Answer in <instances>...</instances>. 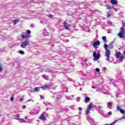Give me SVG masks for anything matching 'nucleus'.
<instances>
[{
    "label": "nucleus",
    "instance_id": "nucleus-1",
    "mask_svg": "<svg viewBox=\"0 0 125 125\" xmlns=\"http://www.w3.org/2000/svg\"><path fill=\"white\" fill-rule=\"evenodd\" d=\"M104 48L105 49V57H107V61H110V55H111V51L108 48V45L105 44L104 45Z\"/></svg>",
    "mask_w": 125,
    "mask_h": 125
},
{
    "label": "nucleus",
    "instance_id": "nucleus-2",
    "mask_svg": "<svg viewBox=\"0 0 125 125\" xmlns=\"http://www.w3.org/2000/svg\"><path fill=\"white\" fill-rule=\"evenodd\" d=\"M125 29L124 27H122L120 28V31L119 33L118 36L119 38H120L121 39H125Z\"/></svg>",
    "mask_w": 125,
    "mask_h": 125
},
{
    "label": "nucleus",
    "instance_id": "nucleus-3",
    "mask_svg": "<svg viewBox=\"0 0 125 125\" xmlns=\"http://www.w3.org/2000/svg\"><path fill=\"white\" fill-rule=\"evenodd\" d=\"M31 31L30 30H27L26 32H22L21 33V37L22 39H29L30 36Z\"/></svg>",
    "mask_w": 125,
    "mask_h": 125
},
{
    "label": "nucleus",
    "instance_id": "nucleus-4",
    "mask_svg": "<svg viewBox=\"0 0 125 125\" xmlns=\"http://www.w3.org/2000/svg\"><path fill=\"white\" fill-rule=\"evenodd\" d=\"M30 42L28 40H26L22 42L21 44V48H25L27 45H30Z\"/></svg>",
    "mask_w": 125,
    "mask_h": 125
},
{
    "label": "nucleus",
    "instance_id": "nucleus-5",
    "mask_svg": "<svg viewBox=\"0 0 125 125\" xmlns=\"http://www.w3.org/2000/svg\"><path fill=\"white\" fill-rule=\"evenodd\" d=\"M63 27H64L66 30H70V27H71V24L67 23L66 21H64L63 22Z\"/></svg>",
    "mask_w": 125,
    "mask_h": 125
},
{
    "label": "nucleus",
    "instance_id": "nucleus-6",
    "mask_svg": "<svg viewBox=\"0 0 125 125\" xmlns=\"http://www.w3.org/2000/svg\"><path fill=\"white\" fill-rule=\"evenodd\" d=\"M44 114L45 112H43L39 117V120H41V121H46V118L44 117Z\"/></svg>",
    "mask_w": 125,
    "mask_h": 125
},
{
    "label": "nucleus",
    "instance_id": "nucleus-7",
    "mask_svg": "<svg viewBox=\"0 0 125 125\" xmlns=\"http://www.w3.org/2000/svg\"><path fill=\"white\" fill-rule=\"evenodd\" d=\"M93 56L95 60H98L99 59V57H100V55L99 54H98L94 52L93 54Z\"/></svg>",
    "mask_w": 125,
    "mask_h": 125
},
{
    "label": "nucleus",
    "instance_id": "nucleus-8",
    "mask_svg": "<svg viewBox=\"0 0 125 125\" xmlns=\"http://www.w3.org/2000/svg\"><path fill=\"white\" fill-rule=\"evenodd\" d=\"M97 45H100V41H98L97 42H95L93 43V47L94 48H96V46H97Z\"/></svg>",
    "mask_w": 125,
    "mask_h": 125
},
{
    "label": "nucleus",
    "instance_id": "nucleus-9",
    "mask_svg": "<svg viewBox=\"0 0 125 125\" xmlns=\"http://www.w3.org/2000/svg\"><path fill=\"white\" fill-rule=\"evenodd\" d=\"M49 86H51V83H49V84H48V85H45L44 86H42L41 88H42V89H45V88H48V87H49Z\"/></svg>",
    "mask_w": 125,
    "mask_h": 125
},
{
    "label": "nucleus",
    "instance_id": "nucleus-10",
    "mask_svg": "<svg viewBox=\"0 0 125 125\" xmlns=\"http://www.w3.org/2000/svg\"><path fill=\"white\" fill-rule=\"evenodd\" d=\"M110 3H112V4H117L118 1L117 0H110Z\"/></svg>",
    "mask_w": 125,
    "mask_h": 125
},
{
    "label": "nucleus",
    "instance_id": "nucleus-11",
    "mask_svg": "<svg viewBox=\"0 0 125 125\" xmlns=\"http://www.w3.org/2000/svg\"><path fill=\"white\" fill-rule=\"evenodd\" d=\"M121 54H122L121 52H117L116 54H115V56H116V58H120L121 56Z\"/></svg>",
    "mask_w": 125,
    "mask_h": 125
},
{
    "label": "nucleus",
    "instance_id": "nucleus-12",
    "mask_svg": "<svg viewBox=\"0 0 125 125\" xmlns=\"http://www.w3.org/2000/svg\"><path fill=\"white\" fill-rule=\"evenodd\" d=\"M14 117H15V120H18L19 121V118L20 117L19 114L15 115Z\"/></svg>",
    "mask_w": 125,
    "mask_h": 125
},
{
    "label": "nucleus",
    "instance_id": "nucleus-13",
    "mask_svg": "<svg viewBox=\"0 0 125 125\" xmlns=\"http://www.w3.org/2000/svg\"><path fill=\"white\" fill-rule=\"evenodd\" d=\"M19 22V20L18 19L13 20L14 25L15 26V25H16V24H17V23H18Z\"/></svg>",
    "mask_w": 125,
    "mask_h": 125
},
{
    "label": "nucleus",
    "instance_id": "nucleus-14",
    "mask_svg": "<svg viewBox=\"0 0 125 125\" xmlns=\"http://www.w3.org/2000/svg\"><path fill=\"white\" fill-rule=\"evenodd\" d=\"M40 88H42V87H37L34 88V91L36 92H39L40 91Z\"/></svg>",
    "mask_w": 125,
    "mask_h": 125
},
{
    "label": "nucleus",
    "instance_id": "nucleus-15",
    "mask_svg": "<svg viewBox=\"0 0 125 125\" xmlns=\"http://www.w3.org/2000/svg\"><path fill=\"white\" fill-rule=\"evenodd\" d=\"M85 102L87 103V102H89V101H90V98H89V97H86L85 98V100H84Z\"/></svg>",
    "mask_w": 125,
    "mask_h": 125
},
{
    "label": "nucleus",
    "instance_id": "nucleus-16",
    "mask_svg": "<svg viewBox=\"0 0 125 125\" xmlns=\"http://www.w3.org/2000/svg\"><path fill=\"white\" fill-rule=\"evenodd\" d=\"M102 39L103 40L104 42H108V40H107V39L106 38V36H103L102 37Z\"/></svg>",
    "mask_w": 125,
    "mask_h": 125
},
{
    "label": "nucleus",
    "instance_id": "nucleus-17",
    "mask_svg": "<svg viewBox=\"0 0 125 125\" xmlns=\"http://www.w3.org/2000/svg\"><path fill=\"white\" fill-rule=\"evenodd\" d=\"M42 78H43V79H44V80H48V76L45 75H42Z\"/></svg>",
    "mask_w": 125,
    "mask_h": 125
},
{
    "label": "nucleus",
    "instance_id": "nucleus-18",
    "mask_svg": "<svg viewBox=\"0 0 125 125\" xmlns=\"http://www.w3.org/2000/svg\"><path fill=\"white\" fill-rule=\"evenodd\" d=\"M88 110H90V109H92V104H90L88 105L87 108Z\"/></svg>",
    "mask_w": 125,
    "mask_h": 125
},
{
    "label": "nucleus",
    "instance_id": "nucleus-19",
    "mask_svg": "<svg viewBox=\"0 0 125 125\" xmlns=\"http://www.w3.org/2000/svg\"><path fill=\"white\" fill-rule=\"evenodd\" d=\"M89 112H90L89 109H88L87 108V109L85 111V112L86 115H88V114H89Z\"/></svg>",
    "mask_w": 125,
    "mask_h": 125
},
{
    "label": "nucleus",
    "instance_id": "nucleus-20",
    "mask_svg": "<svg viewBox=\"0 0 125 125\" xmlns=\"http://www.w3.org/2000/svg\"><path fill=\"white\" fill-rule=\"evenodd\" d=\"M19 53L22 54V55L25 54V52L23 50H20Z\"/></svg>",
    "mask_w": 125,
    "mask_h": 125
},
{
    "label": "nucleus",
    "instance_id": "nucleus-21",
    "mask_svg": "<svg viewBox=\"0 0 125 125\" xmlns=\"http://www.w3.org/2000/svg\"><path fill=\"white\" fill-rule=\"evenodd\" d=\"M106 17H107V18H110V17H111V14H110V13H109V12L107 13Z\"/></svg>",
    "mask_w": 125,
    "mask_h": 125
},
{
    "label": "nucleus",
    "instance_id": "nucleus-22",
    "mask_svg": "<svg viewBox=\"0 0 125 125\" xmlns=\"http://www.w3.org/2000/svg\"><path fill=\"white\" fill-rule=\"evenodd\" d=\"M121 61H123V59H125V57H124V56H121L120 57Z\"/></svg>",
    "mask_w": 125,
    "mask_h": 125
},
{
    "label": "nucleus",
    "instance_id": "nucleus-23",
    "mask_svg": "<svg viewBox=\"0 0 125 125\" xmlns=\"http://www.w3.org/2000/svg\"><path fill=\"white\" fill-rule=\"evenodd\" d=\"M106 9H107V10H111V9H112V7H111V6L107 7Z\"/></svg>",
    "mask_w": 125,
    "mask_h": 125
},
{
    "label": "nucleus",
    "instance_id": "nucleus-24",
    "mask_svg": "<svg viewBox=\"0 0 125 125\" xmlns=\"http://www.w3.org/2000/svg\"><path fill=\"white\" fill-rule=\"evenodd\" d=\"M123 27H125V22L124 21H122Z\"/></svg>",
    "mask_w": 125,
    "mask_h": 125
},
{
    "label": "nucleus",
    "instance_id": "nucleus-25",
    "mask_svg": "<svg viewBox=\"0 0 125 125\" xmlns=\"http://www.w3.org/2000/svg\"><path fill=\"white\" fill-rule=\"evenodd\" d=\"M117 108V110H120V112H121V110H123V109L121 108V107H120V106H118Z\"/></svg>",
    "mask_w": 125,
    "mask_h": 125
},
{
    "label": "nucleus",
    "instance_id": "nucleus-26",
    "mask_svg": "<svg viewBox=\"0 0 125 125\" xmlns=\"http://www.w3.org/2000/svg\"><path fill=\"white\" fill-rule=\"evenodd\" d=\"M108 116H111L112 115V112L109 111V112L107 113Z\"/></svg>",
    "mask_w": 125,
    "mask_h": 125
},
{
    "label": "nucleus",
    "instance_id": "nucleus-27",
    "mask_svg": "<svg viewBox=\"0 0 125 125\" xmlns=\"http://www.w3.org/2000/svg\"><path fill=\"white\" fill-rule=\"evenodd\" d=\"M96 71H97V72H100V69L99 68H96Z\"/></svg>",
    "mask_w": 125,
    "mask_h": 125
},
{
    "label": "nucleus",
    "instance_id": "nucleus-28",
    "mask_svg": "<svg viewBox=\"0 0 125 125\" xmlns=\"http://www.w3.org/2000/svg\"><path fill=\"white\" fill-rule=\"evenodd\" d=\"M107 104L109 106H112V103H108Z\"/></svg>",
    "mask_w": 125,
    "mask_h": 125
},
{
    "label": "nucleus",
    "instance_id": "nucleus-29",
    "mask_svg": "<svg viewBox=\"0 0 125 125\" xmlns=\"http://www.w3.org/2000/svg\"><path fill=\"white\" fill-rule=\"evenodd\" d=\"M10 100H11V101H13L14 100V98H13V97H11Z\"/></svg>",
    "mask_w": 125,
    "mask_h": 125
},
{
    "label": "nucleus",
    "instance_id": "nucleus-30",
    "mask_svg": "<svg viewBox=\"0 0 125 125\" xmlns=\"http://www.w3.org/2000/svg\"><path fill=\"white\" fill-rule=\"evenodd\" d=\"M98 108H99V109H102V106H101V105H99V106H98Z\"/></svg>",
    "mask_w": 125,
    "mask_h": 125
},
{
    "label": "nucleus",
    "instance_id": "nucleus-31",
    "mask_svg": "<svg viewBox=\"0 0 125 125\" xmlns=\"http://www.w3.org/2000/svg\"><path fill=\"white\" fill-rule=\"evenodd\" d=\"M108 24L109 25H112V22L111 21H108Z\"/></svg>",
    "mask_w": 125,
    "mask_h": 125
},
{
    "label": "nucleus",
    "instance_id": "nucleus-32",
    "mask_svg": "<svg viewBox=\"0 0 125 125\" xmlns=\"http://www.w3.org/2000/svg\"><path fill=\"white\" fill-rule=\"evenodd\" d=\"M78 110H79V111H82V110H83V108H82V107H79Z\"/></svg>",
    "mask_w": 125,
    "mask_h": 125
},
{
    "label": "nucleus",
    "instance_id": "nucleus-33",
    "mask_svg": "<svg viewBox=\"0 0 125 125\" xmlns=\"http://www.w3.org/2000/svg\"><path fill=\"white\" fill-rule=\"evenodd\" d=\"M48 73H52V70H48Z\"/></svg>",
    "mask_w": 125,
    "mask_h": 125
},
{
    "label": "nucleus",
    "instance_id": "nucleus-34",
    "mask_svg": "<svg viewBox=\"0 0 125 125\" xmlns=\"http://www.w3.org/2000/svg\"><path fill=\"white\" fill-rule=\"evenodd\" d=\"M41 99H44V97L42 96V95L40 96Z\"/></svg>",
    "mask_w": 125,
    "mask_h": 125
},
{
    "label": "nucleus",
    "instance_id": "nucleus-35",
    "mask_svg": "<svg viewBox=\"0 0 125 125\" xmlns=\"http://www.w3.org/2000/svg\"><path fill=\"white\" fill-rule=\"evenodd\" d=\"M22 109H26V105H23Z\"/></svg>",
    "mask_w": 125,
    "mask_h": 125
},
{
    "label": "nucleus",
    "instance_id": "nucleus-36",
    "mask_svg": "<svg viewBox=\"0 0 125 125\" xmlns=\"http://www.w3.org/2000/svg\"><path fill=\"white\" fill-rule=\"evenodd\" d=\"M114 10H115V11L117 12V11H118V9H117V8H115Z\"/></svg>",
    "mask_w": 125,
    "mask_h": 125
},
{
    "label": "nucleus",
    "instance_id": "nucleus-37",
    "mask_svg": "<svg viewBox=\"0 0 125 125\" xmlns=\"http://www.w3.org/2000/svg\"><path fill=\"white\" fill-rule=\"evenodd\" d=\"M52 17H53L52 15H48V17L51 18Z\"/></svg>",
    "mask_w": 125,
    "mask_h": 125
},
{
    "label": "nucleus",
    "instance_id": "nucleus-38",
    "mask_svg": "<svg viewBox=\"0 0 125 125\" xmlns=\"http://www.w3.org/2000/svg\"><path fill=\"white\" fill-rule=\"evenodd\" d=\"M22 100H24V99L21 98V99H20V101H22Z\"/></svg>",
    "mask_w": 125,
    "mask_h": 125
},
{
    "label": "nucleus",
    "instance_id": "nucleus-39",
    "mask_svg": "<svg viewBox=\"0 0 125 125\" xmlns=\"http://www.w3.org/2000/svg\"><path fill=\"white\" fill-rule=\"evenodd\" d=\"M76 25L73 26V28H76Z\"/></svg>",
    "mask_w": 125,
    "mask_h": 125
},
{
    "label": "nucleus",
    "instance_id": "nucleus-40",
    "mask_svg": "<svg viewBox=\"0 0 125 125\" xmlns=\"http://www.w3.org/2000/svg\"><path fill=\"white\" fill-rule=\"evenodd\" d=\"M27 118H28L27 117H25V119H27Z\"/></svg>",
    "mask_w": 125,
    "mask_h": 125
},
{
    "label": "nucleus",
    "instance_id": "nucleus-41",
    "mask_svg": "<svg viewBox=\"0 0 125 125\" xmlns=\"http://www.w3.org/2000/svg\"><path fill=\"white\" fill-rule=\"evenodd\" d=\"M124 54H125V51L124 52Z\"/></svg>",
    "mask_w": 125,
    "mask_h": 125
},
{
    "label": "nucleus",
    "instance_id": "nucleus-42",
    "mask_svg": "<svg viewBox=\"0 0 125 125\" xmlns=\"http://www.w3.org/2000/svg\"><path fill=\"white\" fill-rule=\"evenodd\" d=\"M0 71H1V66L0 67Z\"/></svg>",
    "mask_w": 125,
    "mask_h": 125
}]
</instances>
